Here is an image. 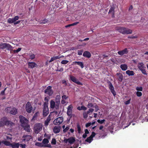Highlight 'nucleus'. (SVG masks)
Returning a JSON list of instances; mask_svg holds the SVG:
<instances>
[{
	"mask_svg": "<svg viewBox=\"0 0 148 148\" xmlns=\"http://www.w3.org/2000/svg\"><path fill=\"white\" fill-rule=\"evenodd\" d=\"M14 125L15 124L11 121L8 120L7 117L6 116H3L0 119V127L5 125L12 128Z\"/></svg>",
	"mask_w": 148,
	"mask_h": 148,
	"instance_id": "obj_1",
	"label": "nucleus"
},
{
	"mask_svg": "<svg viewBox=\"0 0 148 148\" xmlns=\"http://www.w3.org/2000/svg\"><path fill=\"white\" fill-rule=\"evenodd\" d=\"M117 29L119 32L123 34H132V30L128 28L119 27H117Z\"/></svg>",
	"mask_w": 148,
	"mask_h": 148,
	"instance_id": "obj_2",
	"label": "nucleus"
},
{
	"mask_svg": "<svg viewBox=\"0 0 148 148\" xmlns=\"http://www.w3.org/2000/svg\"><path fill=\"white\" fill-rule=\"evenodd\" d=\"M5 110L8 113L11 114L15 115L17 113V110L14 107H8L5 109Z\"/></svg>",
	"mask_w": 148,
	"mask_h": 148,
	"instance_id": "obj_3",
	"label": "nucleus"
},
{
	"mask_svg": "<svg viewBox=\"0 0 148 148\" xmlns=\"http://www.w3.org/2000/svg\"><path fill=\"white\" fill-rule=\"evenodd\" d=\"M48 104L47 102H44V103L42 108V115L44 117L46 116L49 113Z\"/></svg>",
	"mask_w": 148,
	"mask_h": 148,
	"instance_id": "obj_4",
	"label": "nucleus"
},
{
	"mask_svg": "<svg viewBox=\"0 0 148 148\" xmlns=\"http://www.w3.org/2000/svg\"><path fill=\"white\" fill-rule=\"evenodd\" d=\"M42 125L40 123H36L34 125V130L35 133L38 134L42 129Z\"/></svg>",
	"mask_w": 148,
	"mask_h": 148,
	"instance_id": "obj_5",
	"label": "nucleus"
},
{
	"mask_svg": "<svg viewBox=\"0 0 148 148\" xmlns=\"http://www.w3.org/2000/svg\"><path fill=\"white\" fill-rule=\"evenodd\" d=\"M6 48L9 51L12 50L13 47L10 44L7 43H1L0 44V49H4Z\"/></svg>",
	"mask_w": 148,
	"mask_h": 148,
	"instance_id": "obj_6",
	"label": "nucleus"
},
{
	"mask_svg": "<svg viewBox=\"0 0 148 148\" xmlns=\"http://www.w3.org/2000/svg\"><path fill=\"white\" fill-rule=\"evenodd\" d=\"M53 91L52 89V86H49L47 88L44 90V92L49 96L52 95L53 93Z\"/></svg>",
	"mask_w": 148,
	"mask_h": 148,
	"instance_id": "obj_7",
	"label": "nucleus"
},
{
	"mask_svg": "<svg viewBox=\"0 0 148 148\" xmlns=\"http://www.w3.org/2000/svg\"><path fill=\"white\" fill-rule=\"evenodd\" d=\"M69 77L70 80L77 84L81 86L83 85V84L79 81L75 77L70 75H69Z\"/></svg>",
	"mask_w": 148,
	"mask_h": 148,
	"instance_id": "obj_8",
	"label": "nucleus"
},
{
	"mask_svg": "<svg viewBox=\"0 0 148 148\" xmlns=\"http://www.w3.org/2000/svg\"><path fill=\"white\" fill-rule=\"evenodd\" d=\"M25 109L27 112L29 113L31 112L33 109V107L29 102H28L26 105Z\"/></svg>",
	"mask_w": 148,
	"mask_h": 148,
	"instance_id": "obj_9",
	"label": "nucleus"
},
{
	"mask_svg": "<svg viewBox=\"0 0 148 148\" xmlns=\"http://www.w3.org/2000/svg\"><path fill=\"white\" fill-rule=\"evenodd\" d=\"M60 95H57L56 97L55 101L56 103V109L57 110L59 109V105L60 103Z\"/></svg>",
	"mask_w": 148,
	"mask_h": 148,
	"instance_id": "obj_10",
	"label": "nucleus"
},
{
	"mask_svg": "<svg viewBox=\"0 0 148 148\" xmlns=\"http://www.w3.org/2000/svg\"><path fill=\"white\" fill-rule=\"evenodd\" d=\"M63 121L62 117H60L55 119L53 121L54 124L59 125L61 124Z\"/></svg>",
	"mask_w": 148,
	"mask_h": 148,
	"instance_id": "obj_11",
	"label": "nucleus"
},
{
	"mask_svg": "<svg viewBox=\"0 0 148 148\" xmlns=\"http://www.w3.org/2000/svg\"><path fill=\"white\" fill-rule=\"evenodd\" d=\"M23 139L22 141L25 143L26 142H28L32 138V137L31 136L29 135H24L22 137Z\"/></svg>",
	"mask_w": 148,
	"mask_h": 148,
	"instance_id": "obj_12",
	"label": "nucleus"
},
{
	"mask_svg": "<svg viewBox=\"0 0 148 148\" xmlns=\"http://www.w3.org/2000/svg\"><path fill=\"white\" fill-rule=\"evenodd\" d=\"M19 118L20 121L22 124H25L28 123V121L23 116L20 115Z\"/></svg>",
	"mask_w": 148,
	"mask_h": 148,
	"instance_id": "obj_13",
	"label": "nucleus"
},
{
	"mask_svg": "<svg viewBox=\"0 0 148 148\" xmlns=\"http://www.w3.org/2000/svg\"><path fill=\"white\" fill-rule=\"evenodd\" d=\"M19 17L18 16H16L12 18H9L8 19V22L10 23H14L16 21L18 20Z\"/></svg>",
	"mask_w": 148,
	"mask_h": 148,
	"instance_id": "obj_14",
	"label": "nucleus"
},
{
	"mask_svg": "<svg viewBox=\"0 0 148 148\" xmlns=\"http://www.w3.org/2000/svg\"><path fill=\"white\" fill-rule=\"evenodd\" d=\"M128 51L127 48H125L122 50L119 51L118 52L119 55L121 56H123L124 54L128 53Z\"/></svg>",
	"mask_w": 148,
	"mask_h": 148,
	"instance_id": "obj_15",
	"label": "nucleus"
},
{
	"mask_svg": "<svg viewBox=\"0 0 148 148\" xmlns=\"http://www.w3.org/2000/svg\"><path fill=\"white\" fill-rule=\"evenodd\" d=\"M109 88L110 89L111 92L114 96H115L116 95V92L114 90V88L111 82H110L109 84Z\"/></svg>",
	"mask_w": 148,
	"mask_h": 148,
	"instance_id": "obj_16",
	"label": "nucleus"
},
{
	"mask_svg": "<svg viewBox=\"0 0 148 148\" xmlns=\"http://www.w3.org/2000/svg\"><path fill=\"white\" fill-rule=\"evenodd\" d=\"M61 129V127L60 126H55L53 128V132L55 134H57L59 133Z\"/></svg>",
	"mask_w": 148,
	"mask_h": 148,
	"instance_id": "obj_17",
	"label": "nucleus"
},
{
	"mask_svg": "<svg viewBox=\"0 0 148 148\" xmlns=\"http://www.w3.org/2000/svg\"><path fill=\"white\" fill-rule=\"evenodd\" d=\"M28 67L31 69H33L36 66H37V65L36 63L34 62H29L28 63Z\"/></svg>",
	"mask_w": 148,
	"mask_h": 148,
	"instance_id": "obj_18",
	"label": "nucleus"
},
{
	"mask_svg": "<svg viewBox=\"0 0 148 148\" xmlns=\"http://www.w3.org/2000/svg\"><path fill=\"white\" fill-rule=\"evenodd\" d=\"M83 56L84 57L89 58L91 57V54L90 52L87 51H86L84 52Z\"/></svg>",
	"mask_w": 148,
	"mask_h": 148,
	"instance_id": "obj_19",
	"label": "nucleus"
},
{
	"mask_svg": "<svg viewBox=\"0 0 148 148\" xmlns=\"http://www.w3.org/2000/svg\"><path fill=\"white\" fill-rule=\"evenodd\" d=\"M138 69L140 70L146 68L145 66L143 63L141 62L139 63L138 64Z\"/></svg>",
	"mask_w": 148,
	"mask_h": 148,
	"instance_id": "obj_20",
	"label": "nucleus"
},
{
	"mask_svg": "<svg viewBox=\"0 0 148 148\" xmlns=\"http://www.w3.org/2000/svg\"><path fill=\"white\" fill-rule=\"evenodd\" d=\"M116 75L118 76V80L120 82H121L123 80V75L120 73H117Z\"/></svg>",
	"mask_w": 148,
	"mask_h": 148,
	"instance_id": "obj_21",
	"label": "nucleus"
},
{
	"mask_svg": "<svg viewBox=\"0 0 148 148\" xmlns=\"http://www.w3.org/2000/svg\"><path fill=\"white\" fill-rule=\"evenodd\" d=\"M20 146L19 143H11V147L12 148H18Z\"/></svg>",
	"mask_w": 148,
	"mask_h": 148,
	"instance_id": "obj_22",
	"label": "nucleus"
},
{
	"mask_svg": "<svg viewBox=\"0 0 148 148\" xmlns=\"http://www.w3.org/2000/svg\"><path fill=\"white\" fill-rule=\"evenodd\" d=\"M51 119L49 116H48L46 119V120L44 122L45 125L46 127H47L48 124L49 123L50 121H51Z\"/></svg>",
	"mask_w": 148,
	"mask_h": 148,
	"instance_id": "obj_23",
	"label": "nucleus"
},
{
	"mask_svg": "<svg viewBox=\"0 0 148 148\" xmlns=\"http://www.w3.org/2000/svg\"><path fill=\"white\" fill-rule=\"evenodd\" d=\"M56 102L53 100H51L50 102V107L51 108L53 109L56 108Z\"/></svg>",
	"mask_w": 148,
	"mask_h": 148,
	"instance_id": "obj_24",
	"label": "nucleus"
},
{
	"mask_svg": "<svg viewBox=\"0 0 148 148\" xmlns=\"http://www.w3.org/2000/svg\"><path fill=\"white\" fill-rule=\"evenodd\" d=\"M74 63L75 64H77L80 66L82 68H83L84 67V64L82 62H74Z\"/></svg>",
	"mask_w": 148,
	"mask_h": 148,
	"instance_id": "obj_25",
	"label": "nucleus"
},
{
	"mask_svg": "<svg viewBox=\"0 0 148 148\" xmlns=\"http://www.w3.org/2000/svg\"><path fill=\"white\" fill-rule=\"evenodd\" d=\"M120 67L123 71L126 70L127 69L128 67L127 65L125 64H121Z\"/></svg>",
	"mask_w": 148,
	"mask_h": 148,
	"instance_id": "obj_26",
	"label": "nucleus"
},
{
	"mask_svg": "<svg viewBox=\"0 0 148 148\" xmlns=\"http://www.w3.org/2000/svg\"><path fill=\"white\" fill-rule=\"evenodd\" d=\"M126 73L129 76H133L134 75V72L132 71L128 70L126 71Z\"/></svg>",
	"mask_w": 148,
	"mask_h": 148,
	"instance_id": "obj_27",
	"label": "nucleus"
},
{
	"mask_svg": "<svg viewBox=\"0 0 148 148\" xmlns=\"http://www.w3.org/2000/svg\"><path fill=\"white\" fill-rule=\"evenodd\" d=\"M1 143H3L6 146H11V143L9 141H7L2 140L1 141Z\"/></svg>",
	"mask_w": 148,
	"mask_h": 148,
	"instance_id": "obj_28",
	"label": "nucleus"
},
{
	"mask_svg": "<svg viewBox=\"0 0 148 148\" xmlns=\"http://www.w3.org/2000/svg\"><path fill=\"white\" fill-rule=\"evenodd\" d=\"M75 141V138L73 137L69 138V142L70 144H72Z\"/></svg>",
	"mask_w": 148,
	"mask_h": 148,
	"instance_id": "obj_29",
	"label": "nucleus"
},
{
	"mask_svg": "<svg viewBox=\"0 0 148 148\" xmlns=\"http://www.w3.org/2000/svg\"><path fill=\"white\" fill-rule=\"evenodd\" d=\"M114 10H109L108 12V14L110 15L111 16L112 18L114 17Z\"/></svg>",
	"mask_w": 148,
	"mask_h": 148,
	"instance_id": "obj_30",
	"label": "nucleus"
},
{
	"mask_svg": "<svg viewBox=\"0 0 148 148\" xmlns=\"http://www.w3.org/2000/svg\"><path fill=\"white\" fill-rule=\"evenodd\" d=\"M49 143V140L47 138H44L42 141V143L44 145H46Z\"/></svg>",
	"mask_w": 148,
	"mask_h": 148,
	"instance_id": "obj_31",
	"label": "nucleus"
},
{
	"mask_svg": "<svg viewBox=\"0 0 148 148\" xmlns=\"http://www.w3.org/2000/svg\"><path fill=\"white\" fill-rule=\"evenodd\" d=\"M24 129L27 132H30V129L29 126L26 125L24 127Z\"/></svg>",
	"mask_w": 148,
	"mask_h": 148,
	"instance_id": "obj_32",
	"label": "nucleus"
},
{
	"mask_svg": "<svg viewBox=\"0 0 148 148\" xmlns=\"http://www.w3.org/2000/svg\"><path fill=\"white\" fill-rule=\"evenodd\" d=\"M117 8V5L115 3H113L112 5H111L110 9H115Z\"/></svg>",
	"mask_w": 148,
	"mask_h": 148,
	"instance_id": "obj_33",
	"label": "nucleus"
},
{
	"mask_svg": "<svg viewBox=\"0 0 148 148\" xmlns=\"http://www.w3.org/2000/svg\"><path fill=\"white\" fill-rule=\"evenodd\" d=\"M93 139L91 138L90 136L88 137L85 140V141L90 143L93 140Z\"/></svg>",
	"mask_w": 148,
	"mask_h": 148,
	"instance_id": "obj_34",
	"label": "nucleus"
},
{
	"mask_svg": "<svg viewBox=\"0 0 148 148\" xmlns=\"http://www.w3.org/2000/svg\"><path fill=\"white\" fill-rule=\"evenodd\" d=\"M77 127L78 133L80 134L81 133V128L80 125L79 124H78L77 125Z\"/></svg>",
	"mask_w": 148,
	"mask_h": 148,
	"instance_id": "obj_35",
	"label": "nucleus"
},
{
	"mask_svg": "<svg viewBox=\"0 0 148 148\" xmlns=\"http://www.w3.org/2000/svg\"><path fill=\"white\" fill-rule=\"evenodd\" d=\"M38 147H44V145L42 143H36L35 144Z\"/></svg>",
	"mask_w": 148,
	"mask_h": 148,
	"instance_id": "obj_36",
	"label": "nucleus"
},
{
	"mask_svg": "<svg viewBox=\"0 0 148 148\" xmlns=\"http://www.w3.org/2000/svg\"><path fill=\"white\" fill-rule=\"evenodd\" d=\"M89 11L88 10H85V11L84 12L83 11V14L84 15L87 16L88 15Z\"/></svg>",
	"mask_w": 148,
	"mask_h": 148,
	"instance_id": "obj_37",
	"label": "nucleus"
},
{
	"mask_svg": "<svg viewBox=\"0 0 148 148\" xmlns=\"http://www.w3.org/2000/svg\"><path fill=\"white\" fill-rule=\"evenodd\" d=\"M105 121H106L104 119H103V120H99V119H98L97 120V122L99 123L102 124H103V123H104V122Z\"/></svg>",
	"mask_w": 148,
	"mask_h": 148,
	"instance_id": "obj_38",
	"label": "nucleus"
},
{
	"mask_svg": "<svg viewBox=\"0 0 148 148\" xmlns=\"http://www.w3.org/2000/svg\"><path fill=\"white\" fill-rule=\"evenodd\" d=\"M56 141L55 138H53L52 140V141L51 142V144L53 145H56Z\"/></svg>",
	"mask_w": 148,
	"mask_h": 148,
	"instance_id": "obj_39",
	"label": "nucleus"
},
{
	"mask_svg": "<svg viewBox=\"0 0 148 148\" xmlns=\"http://www.w3.org/2000/svg\"><path fill=\"white\" fill-rule=\"evenodd\" d=\"M136 94L137 96L138 97H140L142 95V93L141 92H140L139 91H137L136 92Z\"/></svg>",
	"mask_w": 148,
	"mask_h": 148,
	"instance_id": "obj_40",
	"label": "nucleus"
},
{
	"mask_svg": "<svg viewBox=\"0 0 148 148\" xmlns=\"http://www.w3.org/2000/svg\"><path fill=\"white\" fill-rule=\"evenodd\" d=\"M136 89L138 91H142L143 90V87L141 86L137 87L136 88Z\"/></svg>",
	"mask_w": 148,
	"mask_h": 148,
	"instance_id": "obj_41",
	"label": "nucleus"
},
{
	"mask_svg": "<svg viewBox=\"0 0 148 148\" xmlns=\"http://www.w3.org/2000/svg\"><path fill=\"white\" fill-rule=\"evenodd\" d=\"M69 62V61L67 60H62L61 62V63L62 64H67Z\"/></svg>",
	"mask_w": 148,
	"mask_h": 148,
	"instance_id": "obj_42",
	"label": "nucleus"
},
{
	"mask_svg": "<svg viewBox=\"0 0 148 148\" xmlns=\"http://www.w3.org/2000/svg\"><path fill=\"white\" fill-rule=\"evenodd\" d=\"M88 114L86 112H84L83 113V117L84 118L86 119L87 118L88 116Z\"/></svg>",
	"mask_w": 148,
	"mask_h": 148,
	"instance_id": "obj_43",
	"label": "nucleus"
},
{
	"mask_svg": "<svg viewBox=\"0 0 148 148\" xmlns=\"http://www.w3.org/2000/svg\"><path fill=\"white\" fill-rule=\"evenodd\" d=\"M21 49V48H18L16 50H12L13 51L14 53H18L19 51H20Z\"/></svg>",
	"mask_w": 148,
	"mask_h": 148,
	"instance_id": "obj_44",
	"label": "nucleus"
},
{
	"mask_svg": "<svg viewBox=\"0 0 148 148\" xmlns=\"http://www.w3.org/2000/svg\"><path fill=\"white\" fill-rule=\"evenodd\" d=\"M140 71H141L142 73L144 74L147 75V73L145 70V69H143L141 70Z\"/></svg>",
	"mask_w": 148,
	"mask_h": 148,
	"instance_id": "obj_45",
	"label": "nucleus"
},
{
	"mask_svg": "<svg viewBox=\"0 0 148 148\" xmlns=\"http://www.w3.org/2000/svg\"><path fill=\"white\" fill-rule=\"evenodd\" d=\"M87 107L89 108L93 107V105L92 103H88L87 105Z\"/></svg>",
	"mask_w": 148,
	"mask_h": 148,
	"instance_id": "obj_46",
	"label": "nucleus"
},
{
	"mask_svg": "<svg viewBox=\"0 0 148 148\" xmlns=\"http://www.w3.org/2000/svg\"><path fill=\"white\" fill-rule=\"evenodd\" d=\"M21 148H25L26 145L25 144H20V146Z\"/></svg>",
	"mask_w": 148,
	"mask_h": 148,
	"instance_id": "obj_47",
	"label": "nucleus"
},
{
	"mask_svg": "<svg viewBox=\"0 0 148 148\" xmlns=\"http://www.w3.org/2000/svg\"><path fill=\"white\" fill-rule=\"evenodd\" d=\"M35 58V55L33 53L32 54L30 55V58L31 60H33Z\"/></svg>",
	"mask_w": 148,
	"mask_h": 148,
	"instance_id": "obj_48",
	"label": "nucleus"
},
{
	"mask_svg": "<svg viewBox=\"0 0 148 148\" xmlns=\"http://www.w3.org/2000/svg\"><path fill=\"white\" fill-rule=\"evenodd\" d=\"M96 135V134L94 132H92V134L90 136L91 138L93 139V137L95 136V135Z\"/></svg>",
	"mask_w": 148,
	"mask_h": 148,
	"instance_id": "obj_49",
	"label": "nucleus"
},
{
	"mask_svg": "<svg viewBox=\"0 0 148 148\" xmlns=\"http://www.w3.org/2000/svg\"><path fill=\"white\" fill-rule=\"evenodd\" d=\"M94 110V109L92 108H90L88 110L87 112L88 114H89L90 113H92Z\"/></svg>",
	"mask_w": 148,
	"mask_h": 148,
	"instance_id": "obj_50",
	"label": "nucleus"
},
{
	"mask_svg": "<svg viewBox=\"0 0 148 148\" xmlns=\"http://www.w3.org/2000/svg\"><path fill=\"white\" fill-rule=\"evenodd\" d=\"M72 109L73 106L72 105H71L68 106L67 110L72 111Z\"/></svg>",
	"mask_w": 148,
	"mask_h": 148,
	"instance_id": "obj_51",
	"label": "nucleus"
},
{
	"mask_svg": "<svg viewBox=\"0 0 148 148\" xmlns=\"http://www.w3.org/2000/svg\"><path fill=\"white\" fill-rule=\"evenodd\" d=\"M72 111L71 110H67V114L68 116H70L72 114Z\"/></svg>",
	"mask_w": 148,
	"mask_h": 148,
	"instance_id": "obj_52",
	"label": "nucleus"
},
{
	"mask_svg": "<svg viewBox=\"0 0 148 148\" xmlns=\"http://www.w3.org/2000/svg\"><path fill=\"white\" fill-rule=\"evenodd\" d=\"M137 36H128V38H132V39H133L135 38H137Z\"/></svg>",
	"mask_w": 148,
	"mask_h": 148,
	"instance_id": "obj_53",
	"label": "nucleus"
},
{
	"mask_svg": "<svg viewBox=\"0 0 148 148\" xmlns=\"http://www.w3.org/2000/svg\"><path fill=\"white\" fill-rule=\"evenodd\" d=\"M131 99H130L129 100L127 101H126L124 103L125 105H128L130 103Z\"/></svg>",
	"mask_w": 148,
	"mask_h": 148,
	"instance_id": "obj_54",
	"label": "nucleus"
},
{
	"mask_svg": "<svg viewBox=\"0 0 148 148\" xmlns=\"http://www.w3.org/2000/svg\"><path fill=\"white\" fill-rule=\"evenodd\" d=\"M69 129V127H66L63 130V132L64 133H66Z\"/></svg>",
	"mask_w": 148,
	"mask_h": 148,
	"instance_id": "obj_55",
	"label": "nucleus"
},
{
	"mask_svg": "<svg viewBox=\"0 0 148 148\" xmlns=\"http://www.w3.org/2000/svg\"><path fill=\"white\" fill-rule=\"evenodd\" d=\"M93 107H94L95 108V112H97L99 110V107H98V106L97 105H95V106H93Z\"/></svg>",
	"mask_w": 148,
	"mask_h": 148,
	"instance_id": "obj_56",
	"label": "nucleus"
},
{
	"mask_svg": "<svg viewBox=\"0 0 148 148\" xmlns=\"http://www.w3.org/2000/svg\"><path fill=\"white\" fill-rule=\"evenodd\" d=\"M62 84H64L65 86H66L67 85V84L66 82V81L65 80H62Z\"/></svg>",
	"mask_w": 148,
	"mask_h": 148,
	"instance_id": "obj_57",
	"label": "nucleus"
},
{
	"mask_svg": "<svg viewBox=\"0 0 148 148\" xmlns=\"http://www.w3.org/2000/svg\"><path fill=\"white\" fill-rule=\"evenodd\" d=\"M83 50H78V54L79 56L82 55L83 52Z\"/></svg>",
	"mask_w": 148,
	"mask_h": 148,
	"instance_id": "obj_58",
	"label": "nucleus"
},
{
	"mask_svg": "<svg viewBox=\"0 0 148 148\" xmlns=\"http://www.w3.org/2000/svg\"><path fill=\"white\" fill-rule=\"evenodd\" d=\"M7 88H4L3 90H2L1 92V95H4L5 94V92Z\"/></svg>",
	"mask_w": 148,
	"mask_h": 148,
	"instance_id": "obj_59",
	"label": "nucleus"
},
{
	"mask_svg": "<svg viewBox=\"0 0 148 148\" xmlns=\"http://www.w3.org/2000/svg\"><path fill=\"white\" fill-rule=\"evenodd\" d=\"M47 21H48L46 19H44L43 20H42V21L40 22V23L45 24L47 22Z\"/></svg>",
	"mask_w": 148,
	"mask_h": 148,
	"instance_id": "obj_60",
	"label": "nucleus"
},
{
	"mask_svg": "<svg viewBox=\"0 0 148 148\" xmlns=\"http://www.w3.org/2000/svg\"><path fill=\"white\" fill-rule=\"evenodd\" d=\"M44 147H49V148H51L52 146L50 144H47L46 145H44Z\"/></svg>",
	"mask_w": 148,
	"mask_h": 148,
	"instance_id": "obj_61",
	"label": "nucleus"
},
{
	"mask_svg": "<svg viewBox=\"0 0 148 148\" xmlns=\"http://www.w3.org/2000/svg\"><path fill=\"white\" fill-rule=\"evenodd\" d=\"M81 108L82 110H87V108L84 106H82L81 107Z\"/></svg>",
	"mask_w": 148,
	"mask_h": 148,
	"instance_id": "obj_62",
	"label": "nucleus"
},
{
	"mask_svg": "<svg viewBox=\"0 0 148 148\" xmlns=\"http://www.w3.org/2000/svg\"><path fill=\"white\" fill-rule=\"evenodd\" d=\"M68 97H67L66 95H64L62 96V99H66Z\"/></svg>",
	"mask_w": 148,
	"mask_h": 148,
	"instance_id": "obj_63",
	"label": "nucleus"
},
{
	"mask_svg": "<svg viewBox=\"0 0 148 148\" xmlns=\"http://www.w3.org/2000/svg\"><path fill=\"white\" fill-rule=\"evenodd\" d=\"M91 125V123H88L86 124V127H88L90 126Z\"/></svg>",
	"mask_w": 148,
	"mask_h": 148,
	"instance_id": "obj_64",
	"label": "nucleus"
}]
</instances>
